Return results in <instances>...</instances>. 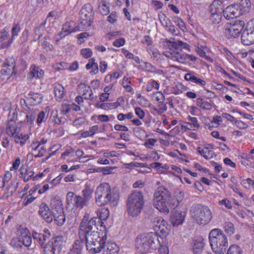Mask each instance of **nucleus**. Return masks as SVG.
<instances>
[{"label": "nucleus", "instance_id": "f257e3e1", "mask_svg": "<svg viewBox=\"0 0 254 254\" xmlns=\"http://www.w3.org/2000/svg\"><path fill=\"white\" fill-rule=\"evenodd\" d=\"M96 202L98 205H110L116 206L120 199V192L118 189L112 188L108 183L100 184L95 192Z\"/></svg>", "mask_w": 254, "mask_h": 254}, {"label": "nucleus", "instance_id": "f03ea898", "mask_svg": "<svg viewBox=\"0 0 254 254\" xmlns=\"http://www.w3.org/2000/svg\"><path fill=\"white\" fill-rule=\"evenodd\" d=\"M158 235L153 232L138 235L136 239V249L141 253L151 252L160 246Z\"/></svg>", "mask_w": 254, "mask_h": 254}, {"label": "nucleus", "instance_id": "7ed1b4c3", "mask_svg": "<svg viewBox=\"0 0 254 254\" xmlns=\"http://www.w3.org/2000/svg\"><path fill=\"white\" fill-rule=\"evenodd\" d=\"M209 242L212 251L216 254H224L228 247L227 237L223 231L218 228L211 230L208 236Z\"/></svg>", "mask_w": 254, "mask_h": 254}, {"label": "nucleus", "instance_id": "20e7f679", "mask_svg": "<svg viewBox=\"0 0 254 254\" xmlns=\"http://www.w3.org/2000/svg\"><path fill=\"white\" fill-rule=\"evenodd\" d=\"M172 197L169 190L164 187H158L155 191L153 205L160 212L169 213Z\"/></svg>", "mask_w": 254, "mask_h": 254}, {"label": "nucleus", "instance_id": "39448f33", "mask_svg": "<svg viewBox=\"0 0 254 254\" xmlns=\"http://www.w3.org/2000/svg\"><path fill=\"white\" fill-rule=\"evenodd\" d=\"M190 214L195 223L201 226L209 223L213 217L210 209L207 206L200 204H193L190 207Z\"/></svg>", "mask_w": 254, "mask_h": 254}, {"label": "nucleus", "instance_id": "423d86ee", "mask_svg": "<svg viewBox=\"0 0 254 254\" xmlns=\"http://www.w3.org/2000/svg\"><path fill=\"white\" fill-rule=\"evenodd\" d=\"M144 205V197L140 191H134L128 197L127 201V210L132 217L138 216L143 209Z\"/></svg>", "mask_w": 254, "mask_h": 254}, {"label": "nucleus", "instance_id": "0eeeda50", "mask_svg": "<svg viewBox=\"0 0 254 254\" xmlns=\"http://www.w3.org/2000/svg\"><path fill=\"white\" fill-rule=\"evenodd\" d=\"M251 8V2L250 0H241L238 3H233L227 6L223 10V15L227 19L236 18L248 13Z\"/></svg>", "mask_w": 254, "mask_h": 254}, {"label": "nucleus", "instance_id": "6e6552de", "mask_svg": "<svg viewBox=\"0 0 254 254\" xmlns=\"http://www.w3.org/2000/svg\"><path fill=\"white\" fill-rule=\"evenodd\" d=\"M50 206L53 218L57 225L62 226L65 220L63 204L59 197H56L51 200Z\"/></svg>", "mask_w": 254, "mask_h": 254}, {"label": "nucleus", "instance_id": "1a4fd4ad", "mask_svg": "<svg viewBox=\"0 0 254 254\" xmlns=\"http://www.w3.org/2000/svg\"><path fill=\"white\" fill-rule=\"evenodd\" d=\"M64 238L58 236L51 239L42 246V254H60L63 248Z\"/></svg>", "mask_w": 254, "mask_h": 254}, {"label": "nucleus", "instance_id": "9d476101", "mask_svg": "<svg viewBox=\"0 0 254 254\" xmlns=\"http://www.w3.org/2000/svg\"><path fill=\"white\" fill-rule=\"evenodd\" d=\"M79 15V27L83 30H88L91 27L93 16L92 6L89 4H84L80 11Z\"/></svg>", "mask_w": 254, "mask_h": 254}, {"label": "nucleus", "instance_id": "9b49d317", "mask_svg": "<svg viewBox=\"0 0 254 254\" xmlns=\"http://www.w3.org/2000/svg\"><path fill=\"white\" fill-rule=\"evenodd\" d=\"M151 224L156 233L162 237H166L170 231V226L162 217L153 216L150 218Z\"/></svg>", "mask_w": 254, "mask_h": 254}, {"label": "nucleus", "instance_id": "f8f14e48", "mask_svg": "<svg viewBox=\"0 0 254 254\" xmlns=\"http://www.w3.org/2000/svg\"><path fill=\"white\" fill-rule=\"evenodd\" d=\"M97 218L93 217L89 219V216L88 214H86L83 218L82 221L80 225L79 235L80 239H81L82 236L84 238L86 235L87 232H93V227H96Z\"/></svg>", "mask_w": 254, "mask_h": 254}, {"label": "nucleus", "instance_id": "ddd939ff", "mask_svg": "<svg viewBox=\"0 0 254 254\" xmlns=\"http://www.w3.org/2000/svg\"><path fill=\"white\" fill-rule=\"evenodd\" d=\"M245 25L243 20H236L234 23H227L225 28V34L228 38H235L241 32Z\"/></svg>", "mask_w": 254, "mask_h": 254}, {"label": "nucleus", "instance_id": "4468645a", "mask_svg": "<svg viewBox=\"0 0 254 254\" xmlns=\"http://www.w3.org/2000/svg\"><path fill=\"white\" fill-rule=\"evenodd\" d=\"M106 233H99L93 231L91 232H87L85 237L86 241V248H90L92 246H95V242H100L103 240L104 237H106Z\"/></svg>", "mask_w": 254, "mask_h": 254}, {"label": "nucleus", "instance_id": "2eb2a0df", "mask_svg": "<svg viewBox=\"0 0 254 254\" xmlns=\"http://www.w3.org/2000/svg\"><path fill=\"white\" fill-rule=\"evenodd\" d=\"M80 94L83 96L84 99L87 100H93L94 98H97V96H94L93 91L90 86L86 85L85 83H80L78 84Z\"/></svg>", "mask_w": 254, "mask_h": 254}, {"label": "nucleus", "instance_id": "dca6fc26", "mask_svg": "<svg viewBox=\"0 0 254 254\" xmlns=\"http://www.w3.org/2000/svg\"><path fill=\"white\" fill-rule=\"evenodd\" d=\"M38 213L47 222L51 223L53 221L54 218L52 211L46 203L41 204Z\"/></svg>", "mask_w": 254, "mask_h": 254}, {"label": "nucleus", "instance_id": "f3484780", "mask_svg": "<svg viewBox=\"0 0 254 254\" xmlns=\"http://www.w3.org/2000/svg\"><path fill=\"white\" fill-rule=\"evenodd\" d=\"M243 44L247 46L252 45L254 43V28L246 29L243 32L241 36Z\"/></svg>", "mask_w": 254, "mask_h": 254}, {"label": "nucleus", "instance_id": "a211bd4d", "mask_svg": "<svg viewBox=\"0 0 254 254\" xmlns=\"http://www.w3.org/2000/svg\"><path fill=\"white\" fill-rule=\"evenodd\" d=\"M163 54L166 57L181 63H185L186 61V55L174 51H165Z\"/></svg>", "mask_w": 254, "mask_h": 254}, {"label": "nucleus", "instance_id": "6ab92c4d", "mask_svg": "<svg viewBox=\"0 0 254 254\" xmlns=\"http://www.w3.org/2000/svg\"><path fill=\"white\" fill-rule=\"evenodd\" d=\"M185 212L179 210L174 211L171 215L170 222L174 226L181 225L185 220Z\"/></svg>", "mask_w": 254, "mask_h": 254}, {"label": "nucleus", "instance_id": "aec40b11", "mask_svg": "<svg viewBox=\"0 0 254 254\" xmlns=\"http://www.w3.org/2000/svg\"><path fill=\"white\" fill-rule=\"evenodd\" d=\"M184 78L186 80L195 84L200 87H204L206 84V82L204 80L199 78L192 72H190L185 74Z\"/></svg>", "mask_w": 254, "mask_h": 254}, {"label": "nucleus", "instance_id": "412c9836", "mask_svg": "<svg viewBox=\"0 0 254 254\" xmlns=\"http://www.w3.org/2000/svg\"><path fill=\"white\" fill-rule=\"evenodd\" d=\"M44 74V71L34 64L31 65L28 76L30 78H40Z\"/></svg>", "mask_w": 254, "mask_h": 254}, {"label": "nucleus", "instance_id": "4be33fe9", "mask_svg": "<svg viewBox=\"0 0 254 254\" xmlns=\"http://www.w3.org/2000/svg\"><path fill=\"white\" fill-rule=\"evenodd\" d=\"M167 42L169 44V46L176 50L180 49L182 50V49H189L190 47L189 45L187 43L180 40L175 41L174 39H173V40H171V39L168 40Z\"/></svg>", "mask_w": 254, "mask_h": 254}, {"label": "nucleus", "instance_id": "5701e85b", "mask_svg": "<svg viewBox=\"0 0 254 254\" xmlns=\"http://www.w3.org/2000/svg\"><path fill=\"white\" fill-rule=\"evenodd\" d=\"M103 252L104 254H118L119 252V248L114 242H108Z\"/></svg>", "mask_w": 254, "mask_h": 254}, {"label": "nucleus", "instance_id": "b1692460", "mask_svg": "<svg viewBox=\"0 0 254 254\" xmlns=\"http://www.w3.org/2000/svg\"><path fill=\"white\" fill-rule=\"evenodd\" d=\"M107 237H104L103 240L100 242H95V246H92L90 248H87V250L92 254L98 253L104 248Z\"/></svg>", "mask_w": 254, "mask_h": 254}, {"label": "nucleus", "instance_id": "393cba45", "mask_svg": "<svg viewBox=\"0 0 254 254\" xmlns=\"http://www.w3.org/2000/svg\"><path fill=\"white\" fill-rule=\"evenodd\" d=\"M74 24L75 23L73 21L66 22L63 25V30L68 35L72 32L83 30L79 27V24L76 27H73Z\"/></svg>", "mask_w": 254, "mask_h": 254}, {"label": "nucleus", "instance_id": "a878e982", "mask_svg": "<svg viewBox=\"0 0 254 254\" xmlns=\"http://www.w3.org/2000/svg\"><path fill=\"white\" fill-rule=\"evenodd\" d=\"M83 247V240L77 239L75 241L72 245V248L68 253V254H81V251Z\"/></svg>", "mask_w": 254, "mask_h": 254}, {"label": "nucleus", "instance_id": "bb28decb", "mask_svg": "<svg viewBox=\"0 0 254 254\" xmlns=\"http://www.w3.org/2000/svg\"><path fill=\"white\" fill-rule=\"evenodd\" d=\"M86 69L87 70L91 69L90 73L91 75H96L99 72L98 65L95 63L94 58H91L88 60V63L86 64Z\"/></svg>", "mask_w": 254, "mask_h": 254}, {"label": "nucleus", "instance_id": "cd10ccee", "mask_svg": "<svg viewBox=\"0 0 254 254\" xmlns=\"http://www.w3.org/2000/svg\"><path fill=\"white\" fill-rule=\"evenodd\" d=\"M54 92L57 101H61L64 94V88L63 86L58 83L54 84Z\"/></svg>", "mask_w": 254, "mask_h": 254}, {"label": "nucleus", "instance_id": "c85d7f7f", "mask_svg": "<svg viewBox=\"0 0 254 254\" xmlns=\"http://www.w3.org/2000/svg\"><path fill=\"white\" fill-rule=\"evenodd\" d=\"M204 246V240L202 238H199L194 241L192 251L196 254H200L203 251Z\"/></svg>", "mask_w": 254, "mask_h": 254}, {"label": "nucleus", "instance_id": "c756f323", "mask_svg": "<svg viewBox=\"0 0 254 254\" xmlns=\"http://www.w3.org/2000/svg\"><path fill=\"white\" fill-rule=\"evenodd\" d=\"M222 1L220 0H215L210 5L209 10L210 12H221L223 9Z\"/></svg>", "mask_w": 254, "mask_h": 254}, {"label": "nucleus", "instance_id": "7c9ffc66", "mask_svg": "<svg viewBox=\"0 0 254 254\" xmlns=\"http://www.w3.org/2000/svg\"><path fill=\"white\" fill-rule=\"evenodd\" d=\"M20 132V128L18 127L16 124L13 122L8 123L6 127V133L10 136H15Z\"/></svg>", "mask_w": 254, "mask_h": 254}, {"label": "nucleus", "instance_id": "2f4dec72", "mask_svg": "<svg viewBox=\"0 0 254 254\" xmlns=\"http://www.w3.org/2000/svg\"><path fill=\"white\" fill-rule=\"evenodd\" d=\"M32 104L35 105L41 103L43 100L42 95L38 93L30 92L28 94V97Z\"/></svg>", "mask_w": 254, "mask_h": 254}, {"label": "nucleus", "instance_id": "473e14b6", "mask_svg": "<svg viewBox=\"0 0 254 254\" xmlns=\"http://www.w3.org/2000/svg\"><path fill=\"white\" fill-rule=\"evenodd\" d=\"M20 27L19 23H13L11 29V37L8 41L6 47H9L11 44L13 43V40L15 36L18 35L19 32L20 31Z\"/></svg>", "mask_w": 254, "mask_h": 254}, {"label": "nucleus", "instance_id": "72a5a7b5", "mask_svg": "<svg viewBox=\"0 0 254 254\" xmlns=\"http://www.w3.org/2000/svg\"><path fill=\"white\" fill-rule=\"evenodd\" d=\"M98 132H101V131L99 130V127L98 126L95 125L90 127L88 130L82 132L80 133V135L82 137L86 138L87 137L93 136Z\"/></svg>", "mask_w": 254, "mask_h": 254}, {"label": "nucleus", "instance_id": "f704fd0d", "mask_svg": "<svg viewBox=\"0 0 254 254\" xmlns=\"http://www.w3.org/2000/svg\"><path fill=\"white\" fill-rule=\"evenodd\" d=\"M89 202L84 199L80 195H76L74 199L73 206L79 209H82L85 206H87Z\"/></svg>", "mask_w": 254, "mask_h": 254}, {"label": "nucleus", "instance_id": "c9c22d12", "mask_svg": "<svg viewBox=\"0 0 254 254\" xmlns=\"http://www.w3.org/2000/svg\"><path fill=\"white\" fill-rule=\"evenodd\" d=\"M196 105L201 109L205 110H210L212 107L211 104L210 102L205 101L204 99L201 98L197 99Z\"/></svg>", "mask_w": 254, "mask_h": 254}, {"label": "nucleus", "instance_id": "e433bc0d", "mask_svg": "<svg viewBox=\"0 0 254 254\" xmlns=\"http://www.w3.org/2000/svg\"><path fill=\"white\" fill-rule=\"evenodd\" d=\"M34 239L36 240L41 246V248H42V246L45 245V242L47 240V237L46 235L41 233H39L34 232L32 234Z\"/></svg>", "mask_w": 254, "mask_h": 254}, {"label": "nucleus", "instance_id": "4c0bfd02", "mask_svg": "<svg viewBox=\"0 0 254 254\" xmlns=\"http://www.w3.org/2000/svg\"><path fill=\"white\" fill-rule=\"evenodd\" d=\"M109 210L107 208H101L98 209L97 211V215L100 220H105L109 216Z\"/></svg>", "mask_w": 254, "mask_h": 254}, {"label": "nucleus", "instance_id": "58836bf2", "mask_svg": "<svg viewBox=\"0 0 254 254\" xmlns=\"http://www.w3.org/2000/svg\"><path fill=\"white\" fill-rule=\"evenodd\" d=\"M15 67H13L11 66L3 65L0 70V73L1 74L4 75H12L13 74L15 75L16 73V71L15 70Z\"/></svg>", "mask_w": 254, "mask_h": 254}, {"label": "nucleus", "instance_id": "ea45409f", "mask_svg": "<svg viewBox=\"0 0 254 254\" xmlns=\"http://www.w3.org/2000/svg\"><path fill=\"white\" fill-rule=\"evenodd\" d=\"M224 229L225 232L229 236L234 234L235 231L234 224L229 221L225 223Z\"/></svg>", "mask_w": 254, "mask_h": 254}, {"label": "nucleus", "instance_id": "a19ab883", "mask_svg": "<svg viewBox=\"0 0 254 254\" xmlns=\"http://www.w3.org/2000/svg\"><path fill=\"white\" fill-rule=\"evenodd\" d=\"M211 16L210 20L213 24H216L219 23L221 21V12H210Z\"/></svg>", "mask_w": 254, "mask_h": 254}, {"label": "nucleus", "instance_id": "79ce46f5", "mask_svg": "<svg viewBox=\"0 0 254 254\" xmlns=\"http://www.w3.org/2000/svg\"><path fill=\"white\" fill-rule=\"evenodd\" d=\"M93 189L90 187L86 186L85 188L82 190L83 197L84 199L89 202L90 199L92 197V194L93 193Z\"/></svg>", "mask_w": 254, "mask_h": 254}, {"label": "nucleus", "instance_id": "37998d69", "mask_svg": "<svg viewBox=\"0 0 254 254\" xmlns=\"http://www.w3.org/2000/svg\"><path fill=\"white\" fill-rule=\"evenodd\" d=\"M243 250L240 247L237 245H231L228 250L227 254H242Z\"/></svg>", "mask_w": 254, "mask_h": 254}, {"label": "nucleus", "instance_id": "c03bdc74", "mask_svg": "<svg viewBox=\"0 0 254 254\" xmlns=\"http://www.w3.org/2000/svg\"><path fill=\"white\" fill-rule=\"evenodd\" d=\"M37 115V123L40 126L42 122H45L47 120L48 113L46 111H41Z\"/></svg>", "mask_w": 254, "mask_h": 254}, {"label": "nucleus", "instance_id": "a18cd8bd", "mask_svg": "<svg viewBox=\"0 0 254 254\" xmlns=\"http://www.w3.org/2000/svg\"><path fill=\"white\" fill-rule=\"evenodd\" d=\"M37 116V112L34 110H30L26 114V121L29 124H32Z\"/></svg>", "mask_w": 254, "mask_h": 254}, {"label": "nucleus", "instance_id": "49530a36", "mask_svg": "<svg viewBox=\"0 0 254 254\" xmlns=\"http://www.w3.org/2000/svg\"><path fill=\"white\" fill-rule=\"evenodd\" d=\"M21 239L17 237H13L11 239L9 245L14 249H20L22 247Z\"/></svg>", "mask_w": 254, "mask_h": 254}, {"label": "nucleus", "instance_id": "de8ad7c7", "mask_svg": "<svg viewBox=\"0 0 254 254\" xmlns=\"http://www.w3.org/2000/svg\"><path fill=\"white\" fill-rule=\"evenodd\" d=\"M29 230L24 227L19 226L17 230L16 235L20 238V237H23L29 234Z\"/></svg>", "mask_w": 254, "mask_h": 254}, {"label": "nucleus", "instance_id": "09e8293b", "mask_svg": "<svg viewBox=\"0 0 254 254\" xmlns=\"http://www.w3.org/2000/svg\"><path fill=\"white\" fill-rule=\"evenodd\" d=\"M99 9L102 15H106L110 12L109 7L107 6L105 1H103L99 5Z\"/></svg>", "mask_w": 254, "mask_h": 254}, {"label": "nucleus", "instance_id": "8fccbe9b", "mask_svg": "<svg viewBox=\"0 0 254 254\" xmlns=\"http://www.w3.org/2000/svg\"><path fill=\"white\" fill-rule=\"evenodd\" d=\"M21 243L25 247H29L32 244V238L30 234L23 237H20Z\"/></svg>", "mask_w": 254, "mask_h": 254}, {"label": "nucleus", "instance_id": "3c124183", "mask_svg": "<svg viewBox=\"0 0 254 254\" xmlns=\"http://www.w3.org/2000/svg\"><path fill=\"white\" fill-rule=\"evenodd\" d=\"M159 18L162 25L165 27H166L168 25L171 24L172 22L170 19L165 14L159 15Z\"/></svg>", "mask_w": 254, "mask_h": 254}, {"label": "nucleus", "instance_id": "603ef678", "mask_svg": "<svg viewBox=\"0 0 254 254\" xmlns=\"http://www.w3.org/2000/svg\"><path fill=\"white\" fill-rule=\"evenodd\" d=\"M41 45L43 48L46 51H51L53 49V46L46 40V37H45L41 41Z\"/></svg>", "mask_w": 254, "mask_h": 254}, {"label": "nucleus", "instance_id": "864d4df0", "mask_svg": "<svg viewBox=\"0 0 254 254\" xmlns=\"http://www.w3.org/2000/svg\"><path fill=\"white\" fill-rule=\"evenodd\" d=\"M130 82L131 81L129 80L128 77H124L122 82V85L123 87L126 89V90L128 92H131L132 91V88L129 85Z\"/></svg>", "mask_w": 254, "mask_h": 254}, {"label": "nucleus", "instance_id": "5fc2aeb1", "mask_svg": "<svg viewBox=\"0 0 254 254\" xmlns=\"http://www.w3.org/2000/svg\"><path fill=\"white\" fill-rule=\"evenodd\" d=\"M203 152L204 153L203 157L207 160L212 158L214 154V152L212 150H209L208 147L203 148Z\"/></svg>", "mask_w": 254, "mask_h": 254}, {"label": "nucleus", "instance_id": "6e6d98bb", "mask_svg": "<svg viewBox=\"0 0 254 254\" xmlns=\"http://www.w3.org/2000/svg\"><path fill=\"white\" fill-rule=\"evenodd\" d=\"M134 132H135V134L139 138H144L148 136L145 130L140 128L134 129Z\"/></svg>", "mask_w": 254, "mask_h": 254}, {"label": "nucleus", "instance_id": "4d7b16f0", "mask_svg": "<svg viewBox=\"0 0 254 254\" xmlns=\"http://www.w3.org/2000/svg\"><path fill=\"white\" fill-rule=\"evenodd\" d=\"M219 205L224 206L226 208L231 209L232 208L231 202L227 198L223 199L219 201Z\"/></svg>", "mask_w": 254, "mask_h": 254}, {"label": "nucleus", "instance_id": "13d9d810", "mask_svg": "<svg viewBox=\"0 0 254 254\" xmlns=\"http://www.w3.org/2000/svg\"><path fill=\"white\" fill-rule=\"evenodd\" d=\"M46 24V20L41 23L38 26H37L34 29L35 35H38L39 33H44L45 28V25Z\"/></svg>", "mask_w": 254, "mask_h": 254}, {"label": "nucleus", "instance_id": "bf43d9fd", "mask_svg": "<svg viewBox=\"0 0 254 254\" xmlns=\"http://www.w3.org/2000/svg\"><path fill=\"white\" fill-rule=\"evenodd\" d=\"M80 54L85 59L91 57L92 55V51L89 48L82 49L80 50Z\"/></svg>", "mask_w": 254, "mask_h": 254}, {"label": "nucleus", "instance_id": "052dcab7", "mask_svg": "<svg viewBox=\"0 0 254 254\" xmlns=\"http://www.w3.org/2000/svg\"><path fill=\"white\" fill-rule=\"evenodd\" d=\"M74 193L73 192L69 191L66 195V201L67 204L69 205L70 204H73L74 203V199L75 197Z\"/></svg>", "mask_w": 254, "mask_h": 254}, {"label": "nucleus", "instance_id": "680f3d73", "mask_svg": "<svg viewBox=\"0 0 254 254\" xmlns=\"http://www.w3.org/2000/svg\"><path fill=\"white\" fill-rule=\"evenodd\" d=\"M133 117V115L132 113L129 112L127 114H124L123 113H120L117 116V119L119 121H123L126 119H130Z\"/></svg>", "mask_w": 254, "mask_h": 254}, {"label": "nucleus", "instance_id": "e2e57ef3", "mask_svg": "<svg viewBox=\"0 0 254 254\" xmlns=\"http://www.w3.org/2000/svg\"><path fill=\"white\" fill-rule=\"evenodd\" d=\"M166 28H168V32L174 35H178L179 33L177 28H176L172 22L171 24L168 25V26H167Z\"/></svg>", "mask_w": 254, "mask_h": 254}, {"label": "nucleus", "instance_id": "0e129e2a", "mask_svg": "<svg viewBox=\"0 0 254 254\" xmlns=\"http://www.w3.org/2000/svg\"><path fill=\"white\" fill-rule=\"evenodd\" d=\"M4 65L15 67V60L13 57H9L6 59Z\"/></svg>", "mask_w": 254, "mask_h": 254}, {"label": "nucleus", "instance_id": "69168bd1", "mask_svg": "<svg viewBox=\"0 0 254 254\" xmlns=\"http://www.w3.org/2000/svg\"><path fill=\"white\" fill-rule=\"evenodd\" d=\"M187 119L189 121L190 123H191L194 127H199V125L198 123L197 119L195 117H192L190 116H188L187 117Z\"/></svg>", "mask_w": 254, "mask_h": 254}, {"label": "nucleus", "instance_id": "338daca9", "mask_svg": "<svg viewBox=\"0 0 254 254\" xmlns=\"http://www.w3.org/2000/svg\"><path fill=\"white\" fill-rule=\"evenodd\" d=\"M85 123V119L83 118H78L77 119H75L73 122V126L77 128H78L81 125H82Z\"/></svg>", "mask_w": 254, "mask_h": 254}, {"label": "nucleus", "instance_id": "774afa93", "mask_svg": "<svg viewBox=\"0 0 254 254\" xmlns=\"http://www.w3.org/2000/svg\"><path fill=\"white\" fill-rule=\"evenodd\" d=\"M158 250V254H168L169 249L165 245H161L159 246Z\"/></svg>", "mask_w": 254, "mask_h": 254}]
</instances>
